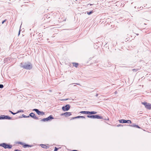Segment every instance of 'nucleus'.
Wrapping results in <instances>:
<instances>
[{"label":"nucleus","instance_id":"f257e3e1","mask_svg":"<svg viewBox=\"0 0 151 151\" xmlns=\"http://www.w3.org/2000/svg\"><path fill=\"white\" fill-rule=\"evenodd\" d=\"M32 65L30 63H25L24 65L22 66V67L24 68L30 70L32 68Z\"/></svg>","mask_w":151,"mask_h":151},{"label":"nucleus","instance_id":"f03ea898","mask_svg":"<svg viewBox=\"0 0 151 151\" xmlns=\"http://www.w3.org/2000/svg\"><path fill=\"white\" fill-rule=\"evenodd\" d=\"M142 104L144 105L145 107L147 109H151V104L147 103L146 102H142Z\"/></svg>","mask_w":151,"mask_h":151},{"label":"nucleus","instance_id":"7ed1b4c3","mask_svg":"<svg viewBox=\"0 0 151 151\" xmlns=\"http://www.w3.org/2000/svg\"><path fill=\"white\" fill-rule=\"evenodd\" d=\"M80 113L85 114H96L97 113V112L95 111H81L80 112Z\"/></svg>","mask_w":151,"mask_h":151},{"label":"nucleus","instance_id":"20e7f679","mask_svg":"<svg viewBox=\"0 0 151 151\" xmlns=\"http://www.w3.org/2000/svg\"><path fill=\"white\" fill-rule=\"evenodd\" d=\"M0 146L3 147L5 148H11L12 146L10 145L6 144L5 143H3L0 145Z\"/></svg>","mask_w":151,"mask_h":151},{"label":"nucleus","instance_id":"39448f33","mask_svg":"<svg viewBox=\"0 0 151 151\" xmlns=\"http://www.w3.org/2000/svg\"><path fill=\"white\" fill-rule=\"evenodd\" d=\"M87 117L88 118H96L98 119H102L103 118L101 116H100L98 115H94L92 116H88V115L87 116Z\"/></svg>","mask_w":151,"mask_h":151},{"label":"nucleus","instance_id":"423d86ee","mask_svg":"<svg viewBox=\"0 0 151 151\" xmlns=\"http://www.w3.org/2000/svg\"><path fill=\"white\" fill-rule=\"evenodd\" d=\"M11 119V118L8 115L5 116L4 115H3L1 116H0V119Z\"/></svg>","mask_w":151,"mask_h":151},{"label":"nucleus","instance_id":"0eeeda50","mask_svg":"<svg viewBox=\"0 0 151 151\" xmlns=\"http://www.w3.org/2000/svg\"><path fill=\"white\" fill-rule=\"evenodd\" d=\"M33 111H35L37 114L39 115H43L44 114V113L43 111H39L38 109H34L33 110Z\"/></svg>","mask_w":151,"mask_h":151},{"label":"nucleus","instance_id":"6e6552de","mask_svg":"<svg viewBox=\"0 0 151 151\" xmlns=\"http://www.w3.org/2000/svg\"><path fill=\"white\" fill-rule=\"evenodd\" d=\"M53 119V118L52 117V116L50 115L47 118L42 119V120L43 121L45 122Z\"/></svg>","mask_w":151,"mask_h":151},{"label":"nucleus","instance_id":"1a4fd4ad","mask_svg":"<svg viewBox=\"0 0 151 151\" xmlns=\"http://www.w3.org/2000/svg\"><path fill=\"white\" fill-rule=\"evenodd\" d=\"M70 109V106L69 105H67L65 106H63L62 109L64 111H67L68 110Z\"/></svg>","mask_w":151,"mask_h":151},{"label":"nucleus","instance_id":"9d476101","mask_svg":"<svg viewBox=\"0 0 151 151\" xmlns=\"http://www.w3.org/2000/svg\"><path fill=\"white\" fill-rule=\"evenodd\" d=\"M71 115V113L70 112H66L62 114L61 115H64L65 117H68Z\"/></svg>","mask_w":151,"mask_h":151},{"label":"nucleus","instance_id":"9b49d317","mask_svg":"<svg viewBox=\"0 0 151 151\" xmlns=\"http://www.w3.org/2000/svg\"><path fill=\"white\" fill-rule=\"evenodd\" d=\"M29 116L35 119H38V118L37 117L35 114L33 113H30Z\"/></svg>","mask_w":151,"mask_h":151},{"label":"nucleus","instance_id":"f8f14e48","mask_svg":"<svg viewBox=\"0 0 151 151\" xmlns=\"http://www.w3.org/2000/svg\"><path fill=\"white\" fill-rule=\"evenodd\" d=\"M40 146L42 148L45 149H47L49 147L48 145H46L42 144H40Z\"/></svg>","mask_w":151,"mask_h":151},{"label":"nucleus","instance_id":"ddd939ff","mask_svg":"<svg viewBox=\"0 0 151 151\" xmlns=\"http://www.w3.org/2000/svg\"><path fill=\"white\" fill-rule=\"evenodd\" d=\"M127 120L124 119H121L119 120V122L120 123H126Z\"/></svg>","mask_w":151,"mask_h":151},{"label":"nucleus","instance_id":"4468645a","mask_svg":"<svg viewBox=\"0 0 151 151\" xmlns=\"http://www.w3.org/2000/svg\"><path fill=\"white\" fill-rule=\"evenodd\" d=\"M129 126L131 127H136L138 128H140V127H139L138 125H136L135 124H133V125H129Z\"/></svg>","mask_w":151,"mask_h":151},{"label":"nucleus","instance_id":"2eb2a0df","mask_svg":"<svg viewBox=\"0 0 151 151\" xmlns=\"http://www.w3.org/2000/svg\"><path fill=\"white\" fill-rule=\"evenodd\" d=\"M20 143L21 144H22V145H23V147H24V148H26L27 147H30V145H26V144L23 145V144H22V143Z\"/></svg>","mask_w":151,"mask_h":151},{"label":"nucleus","instance_id":"dca6fc26","mask_svg":"<svg viewBox=\"0 0 151 151\" xmlns=\"http://www.w3.org/2000/svg\"><path fill=\"white\" fill-rule=\"evenodd\" d=\"M73 65L74 66L77 68L78 65V64L77 63H73Z\"/></svg>","mask_w":151,"mask_h":151},{"label":"nucleus","instance_id":"f3484780","mask_svg":"<svg viewBox=\"0 0 151 151\" xmlns=\"http://www.w3.org/2000/svg\"><path fill=\"white\" fill-rule=\"evenodd\" d=\"M126 123L131 124L132 123V122L130 120H127Z\"/></svg>","mask_w":151,"mask_h":151},{"label":"nucleus","instance_id":"a211bd4d","mask_svg":"<svg viewBox=\"0 0 151 151\" xmlns=\"http://www.w3.org/2000/svg\"><path fill=\"white\" fill-rule=\"evenodd\" d=\"M80 118V116H76V117H75L73 118L72 119H76V118Z\"/></svg>","mask_w":151,"mask_h":151},{"label":"nucleus","instance_id":"6ab92c4d","mask_svg":"<svg viewBox=\"0 0 151 151\" xmlns=\"http://www.w3.org/2000/svg\"><path fill=\"white\" fill-rule=\"evenodd\" d=\"M93 12H92V11H91V12H87V14H88V15H90V14H91L92 13H93Z\"/></svg>","mask_w":151,"mask_h":151},{"label":"nucleus","instance_id":"aec40b11","mask_svg":"<svg viewBox=\"0 0 151 151\" xmlns=\"http://www.w3.org/2000/svg\"><path fill=\"white\" fill-rule=\"evenodd\" d=\"M9 111L11 113H12V114H13V115H14L15 114H16V113H13V112H12V111Z\"/></svg>","mask_w":151,"mask_h":151},{"label":"nucleus","instance_id":"412c9836","mask_svg":"<svg viewBox=\"0 0 151 151\" xmlns=\"http://www.w3.org/2000/svg\"><path fill=\"white\" fill-rule=\"evenodd\" d=\"M58 149V148H57L56 147H55L54 151H57Z\"/></svg>","mask_w":151,"mask_h":151},{"label":"nucleus","instance_id":"4be33fe9","mask_svg":"<svg viewBox=\"0 0 151 151\" xmlns=\"http://www.w3.org/2000/svg\"><path fill=\"white\" fill-rule=\"evenodd\" d=\"M4 86L2 84H0V88H2Z\"/></svg>","mask_w":151,"mask_h":151},{"label":"nucleus","instance_id":"5701e85b","mask_svg":"<svg viewBox=\"0 0 151 151\" xmlns=\"http://www.w3.org/2000/svg\"><path fill=\"white\" fill-rule=\"evenodd\" d=\"M6 19L4 20V21L2 22V24H3L5 22H6Z\"/></svg>","mask_w":151,"mask_h":151},{"label":"nucleus","instance_id":"b1692460","mask_svg":"<svg viewBox=\"0 0 151 151\" xmlns=\"http://www.w3.org/2000/svg\"><path fill=\"white\" fill-rule=\"evenodd\" d=\"M23 112V111L22 110H21L20 111H18L17 113H19V112Z\"/></svg>","mask_w":151,"mask_h":151},{"label":"nucleus","instance_id":"393cba45","mask_svg":"<svg viewBox=\"0 0 151 151\" xmlns=\"http://www.w3.org/2000/svg\"><path fill=\"white\" fill-rule=\"evenodd\" d=\"M132 70L134 71H136L137 70V69H133Z\"/></svg>","mask_w":151,"mask_h":151},{"label":"nucleus","instance_id":"a878e982","mask_svg":"<svg viewBox=\"0 0 151 151\" xmlns=\"http://www.w3.org/2000/svg\"><path fill=\"white\" fill-rule=\"evenodd\" d=\"M80 118H85V117L82 116H80Z\"/></svg>","mask_w":151,"mask_h":151},{"label":"nucleus","instance_id":"bb28decb","mask_svg":"<svg viewBox=\"0 0 151 151\" xmlns=\"http://www.w3.org/2000/svg\"><path fill=\"white\" fill-rule=\"evenodd\" d=\"M121 126V125H120V124L118 125H117V126Z\"/></svg>","mask_w":151,"mask_h":151},{"label":"nucleus","instance_id":"cd10ccee","mask_svg":"<svg viewBox=\"0 0 151 151\" xmlns=\"http://www.w3.org/2000/svg\"><path fill=\"white\" fill-rule=\"evenodd\" d=\"M20 32V31H19V35Z\"/></svg>","mask_w":151,"mask_h":151}]
</instances>
